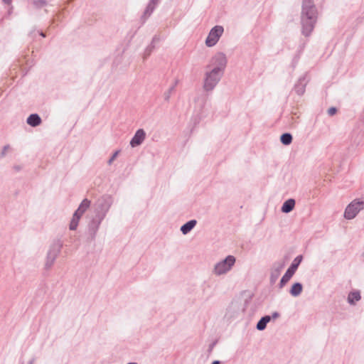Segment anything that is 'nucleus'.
I'll return each mask as SVG.
<instances>
[{
	"label": "nucleus",
	"mask_w": 364,
	"mask_h": 364,
	"mask_svg": "<svg viewBox=\"0 0 364 364\" xmlns=\"http://www.w3.org/2000/svg\"><path fill=\"white\" fill-rule=\"evenodd\" d=\"M318 18V11L314 0H303L301 14V33L309 37L313 32Z\"/></svg>",
	"instance_id": "f257e3e1"
},
{
	"label": "nucleus",
	"mask_w": 364,
	"mask_h": 364,
	"mask_svg": "<svg viewBox=\"0 0 364 364\" xmlns=\"http://www.w3.org/2000/svg\"><path fill=\"white\" fill-rule=\"evenodd\" d=\"M223 73H222L218 68H212L205 72L203 80V88L207 92H212L217 86Z\"/></svg>",
	"instance_id": "f03ea898"
},
{
	"label": "nucleus",
	"mask_w": 364,
	"mask_h": 364,
	"mask_svg": "<svg viewBox=\"0 0 364 364\" xmlns=\"http://www.w3.org/2000/svg\"><path fill=\"white\" fill-rule=\"evenodd\" d=\"M63 242L60 240H55L51 244L48 251L45 262V268L46 269H50L51 267L53 265L56 258L61 252Z\"/></svg>",
	"instance_id": "7ed1b4c3"
},
{
	"label": "nucleus",
	"mask_w": 364,
	"mask_h": 364,
	"mask_svg": "<svg viewBox=\"0 0 364 364\" xmlns=\"http://www.w3.org/2000/svg\"><path fill=\"white\" fill-rule=\"evenodd\" d=\"M236 259L232 255L227 256L224 259L217 262L213 268V272L216 276H220L228 273L235 265Z\"/></svg>",
	"instance_id": "20e7f679"
},
{
	"label": "nucleus",
	"mask_w": 364,
	"mask_h": 364,
	"mask_svg": "<svg viewBox=\"0 0 364 364\" xmlns=\"http://www.w3.org/2000/svg\"><path fill=\"white\" fill-rule=\"evenodd\" d=\"M91 202L87 198L82 200L78 208L75 211L70 221L69 228L70 230H75L78 226L79 220L86 210L90 208Z\"/></svg>",
	"instance_id": "39448f33"
},
{
	"label": "nucleus",
	"mask_w": 364,
	"mask_h": 364,
	"mask_svg": "<svg viewBox=\"0 0 364 364\" xmlns=\"http://www.w3.org/2000/svg\"><path fill=\"white\" fill-rule=\"evenodd\" d=\"M112 204V199L110 196H102L95 203V214L105 218Z\"/></svg>",
	"instance_id": "423d86ee"
},
{
	"label": "nucleus",
	"mask_w": 364,
	"mask_h": 364,
	"mask_svg": "<svg viewBox=\"0 0 364 364\" xmlns=\"http://www.w3.org/2000/svg\"><path fill=\"white\" fill-rule=\"evenodd\" d=\"M303 259L302 255H298L294 258L292 263L289 266V267L286 271L285 274L282 277L279 284V289H282L286 284L291 279V278L293 277V275L295 274L296 269H298V267L299 266L300 263L301 262Z\"/></svg>",
	"instance_id": "0eeeda50"
},
{
	"label": "nucleus",
	"mask_w": 364,
	"mask_h": 364,
	"mask_svg": "<svg viewBox=\"0 0 364 364\" xmlns=\"http://www.w3.org/2000/svg\"><path fill=\"white\" fill-rule=\"evenodd\" d=\"M364 209V200L355 199L349 203L345 209L344 218L352 220L356 217L358 213Z\"/></svg>",
	"instance_id": "6e6552de"
},
{
	"label": "nucleus",
	"mask_w": 364,
	"mask_h": 364,
	"mask_svg": "<svg viewBox=\"0 0 364 364\" xmlns=\"http://www.w3.org/2000/svg\"><path fill=\"white\" fill-rule=\"evenodd\" d=\"M224 28L222 26H215L210 31L208 37L205 40V45L208 47L214 46L219 41L220 36L223 35Z\"/></svg>",
	"instance_id": "1a4fd4ad"
},
{
	"label": "nucleus",
	"mask_w": 364,
	"mask_h": 364,
	"mask_svg": "<svg viewBox=\"0 0 364 364\" xmlns=\"http://www.w3.org/2000/svg\"><path fill=\"white\" fill-rule=\"evenodd\" d=\"M226 65L227 58L225 55L223 53H218L211 58L210 63L207 68H210V66H213V68H218L222 73H224Z\"/></svg>",
	"instance_id": "9d476101"
},
{
	"label": "nucleus",
	"mask_w": 364,
	"mask_h": 364,
	"mask_svg": "<svg viewBox=\"0 0 364 364\" xmlns=\"http://www.w3.org/2000/svg\"><path fill=\"white\" fill-rule=\"evenodd\" d=\"M105 218L95 214L87 225V232L92 240H95L100 226Z\"/></svg>",
	"instance_id": "9b49d317"
},
{
	"label": "nucleus",
	"mask_w": 364,
	"mask_h": 364,
	"mask_svg": "<svg viewBox=\"0 0 364 364\" xmlns=\"http://www.w3.org/2000/svg\"><path fill=\"white\" fill-rule=\"evenodd\" d=\"M309 80L307 77V73L304 74L301 76L294 86V92L299 96L304 94L306 87Z\"/></svg>",
	"instance_id": "f8f14e48"
},
{
	"label": "nucleus",
	"mask_w": 364,
	"mask_h": 364,
	"mask_svg": "<svg viewBox=\"0 0 364 364\" xmlns=\"http://www.w3.org/2000/svg\"><path fill=\"white\" fill-rule=\"evenodd\" d=\"M146 138V132L143 129L136 130L134 136L130 141V146L132 147H136L141 145Z\"/></svg>",
	"instance_id": "ddd939ff"
},
{
	"label": "nucleus",
	"mask_w": 364,
	"mask_h": 364,
	"mask_svg": "<svg viewBox=\"0 0 364 364\" xmlns=\"http://www.w3.org/2000/svg\"><path fill=\"white\" fill-rule=\"evenodd\" d=\"M284 263L274 264L270 275V282L274 283L278 279L282 269L284 268Z\"/></svg>",
	"instance_id": "4468645a"
},
{
	"label": "nucleus",
	"mask_w": 364,
	"mask_h": 364,
	"mask_svg": "<svg viewBox=\"0 0 364 364\" xmlns=\"http://www.w3.org/2000/svg\"><path fill=\"white\" fill-rule=\"evenodd\" d=\"M26 122L31 127H36L41 124L42 120L38 114H31L27 118Z\"/></svg>",
	"instance_id": "2eb2a0df"
},
{
	"label": "nucleus",
	"mask_w": 364,
	"mask_h": 364,
	"mask_svg": "<svg viewBox=\"0 0 364 364\" xmlns=\"http://www.w3.org/2000/svg\"><path fill=\"white\" fill-rule=\"evenodd\" d=\"M294 206L295 200L289 198L283 203L281 210L284 213H289L294 209Z\"/></svg>",
	"instance_id": "dca6fc26"
},
{
	"label": "nucleus",
	"mask_w": 364,
	"mask_h": 364,
	"mask_svg": "<svg viewBox=\"0 0 364 364\" xmlns=\"http://www.w3.org/2000/svg\"><path fill=\"white\" fill-rule=\"evenodd\" d=\"M303 290V285L300 282H295L292 284L289 294L294 297H296L301 294Z\"/></svg>",
	"instance_id": "f3484780"
},
{
	"label": "nucleus",
	"mask_w": 364,
	"mask_h": 364,
	"mask_svg": "<svg viewBox=\"0 0 364 364\" xmlns=\"http://www.w3.org/2000/svg\"><path fill=\"white\" fill-rule=\"evenodd\" d=\"M196 223V220H191L181 227V231L183 235H186L193 229Z\"/></svg>",
	"instance_id": "a211bd4d"
},
{
	"label": "nucleus",
	"mask_w": 364,
	"mask_h": 364,
	"mask_svg": "<svg viewBox=\"0 0 364 364\" xmlns=\"http://www.w3.org/2000/svg\"><path fill=\"white\" fill-rule=\"evenodd\" d=\"M360 299L361 296L359 291H351L348 296V302L351 305H354L355 301H360Z\"/></svg>",
	"instance_id": "6ab92c4d"
},
{
	"label": "nucleus",
	"mask_w": 364,
	"mask_h": 364,
	"mask_svg": "<svg viewBox=\"0 0 364 364\" xmlns=\"http://www.w3.org/2000/svg\"><path fill=\"white\" fill-rule=\"evenodd\" d=\"M270 316H264L262 317L257 322L256 328L259 331H263L266 328L267 324L270 321Z\"/></svg>",
	"instance_id": "aec40b11"
},
{
	"label": "nucleus",
	"mask_w": 364,
	"mask_h": 364,
	"mask_svg": "<svg viewBox=\"0 0 364 364\" xmlns=\"http://www.w3.org/2000/svg\"><path fill=\"white\" fill-rule=\"evenodd\" d=\"M156 6V4L150 0L146 7L142 18H147L149 16H150L151 14L154 12Z\"/></svg>",
	"instance_id": "412c9836"
},
{
	"label": "nucleus",
	"mask_w": 364,
	"mask_h": 364,
	"mask_svg": "<svg viewBox=\"0 0 364 364\" xmlns=\"http://www.w3.org/2000/svg\"><path fill=\"white\" fill-rule=\"evenodd\" d=\"M178 80H177V79L175 80L173 84L169 87V89L166 92H164V98L165 101L169 102L171 93L173 92H174L175 88H176V85H178Z\"/></svg>",
	"instance_id": "4be33fe9"
},
{
	"label": "nucleus",
	"mask_w": 364,
	"mask_h": 364,
	"mask_svg": "<svg viewBox=\"0 0 364 364\" xmlns=\"http://www.w3.org/2000/svg\"><path fill=\"white\" fill-rule=\"evenodd\" d=\"M292 135L290 133H284L280 136V141L284 145H289L292 142Z\"/></svg>",
	"instance_id": "5701e85b"
},
{
	"label": "nucleus",
	"mask_w": 364,
	"mask_h": 364,
	"mask_svg": "<svg viewBox=\"0 0 364 364\" xmlns=\"http://www.w3.org/2000/svg\"><path fill=\"white\" fill-rule=\"evenodd\" d=\"M31 2L36 9H41L48 4L46 0H33Z\"/></svg>",
	"instance_id": "b1692460"
},
{
	"label": "nucleus",
	"mask_w": 364,
	"mask_h": 364,
	"mask_svg": "<svg viewBox=\"0 0 364 364\" xmlns=\"http://www.w3.org/2000/svg\"><path fill=\"white\" fill-rule=\"evenodd\" d=\"M10 148H11V147H10V145H9V144L5 145V146L3 147L2 151H1V154H0V157H1V158L4 157V156H6V151H7L9 149H10Z\"/></svg>",
	"instance_id": "393cba45"
},
{
	"label": "nucleus",
	"mask_w": 364,
	"mask_h": 364,
	"mask_svg": "<svg viewBox=\"0 0 364 364\" xmlns=\"http://www.w3.org/2000/svg\"><path fill=\"white\" fill-rule=\"evenodd\" d=\"M120 151L119 150H117L113 154L112 156H111V158L108 160L107 163L109 165H111L113 162V161L117 158V156H118V154H119Z\"/></svg>",
	"instance_id": "a878e982"
},
{
	"label": "nucleus",
	"mask_w": 364,
	"mask_h": 364,
	"mask_svg": "<svg viewBox=\"0 0 364 364\" xmlns=\"http://www.w3.org/2000/svg\"><path fill=\"white\" fill-rule=\"evenodd\" d=\"M337 112V108L335 107H331L328 109V114L329 116H333Z\"/></svg>",
	"instance_id": "bb28decb"
},
{
	"label": "nucleus",
	"mask_w": 364,
	"mask_h": 364,
	"mask_svg": "<svg viewBox=\"0 0 364 364\" xmlns=\"http://www.w3.org/2000/svg\"><path fill=\"white\" fill-rule=\"evenodd\" d=\"M299 60V55H296L294 59H293V61H292V65L293 67L294 68L296 66V65L297 64L298 61Z\"/></svg>",
	"instance_id": "cd10ccee"
},
{
	"label": "nucleus",
	"mask_w": 364,
	"mask_h": 364,
	"mask_svg": "<svg viewBox=\"0 0 364 364\" xmlns=\"http://www.w3.org/2000/svg\"><path fill=\"white\" fill-rule=\"evenodd\" d=\"M279 316V314L278 312H274L272 314V318H278Z\"/></svg>",
	"instance_id": "c85d7f7f"
},
{
	"label": "nucleus",
	"mask_w": 364,
	"mask_h": 364,
	"mask_svg": "<svg viewBox=\"0 0 364 364\" xmlns=\"http://www.w3.org/2000/svg\"><path fill=\"white\" fill-rule=\"evenodd\" d=\"M12 0H2V1L6 4H10Z\"/></svg>",
	"instance_id": "c756f323"
},
{
	"label": "nucleus",
	"mask_w": 364,
	"mask_h": 364,
	"mask_svg": "<svg viewBox=\"0 0 364 364\" xmlns=\"http://www.w3.org/2000/svg\"><path fill=\"white\" fill-rule=\"evenodd\" d=\"M34 361H35V358H32V359H31V360L28 361V364H33V363H34Z\"/></svg>",
	"instance_id": "7c9ffc66"
},
{
	"label": "nucleus",
	"mask_w": 364,
	"mask_h": 364,
	"mask_svg": "<svg viewBox=\"0 0 364 364\" xmlns=\"http://www.w3.org/2000/svg\"><path fill=\"white\" fill-rule=\"evenodd\" d=\"M211 364H220L219 360H214Z\"/></svg>",
	"instance_id": "2f4dec72"
},
{
	"label": "nucleus",
	"mask_w": 364,
	"mask_h": 364,
	"mask_svg": "<svg viewBox=\"0 0 364 364\" xmlns=\"http://www.w3.org/2000/svg\"><path fill=\"white\" fill-rule=\"evenodd\" d=\"M151 1L154 2L155 4H158L161 0H151Z\"/></svg>",
	"instance_id": "473e14b6"
},
{
	"label": "nucleus",
	"mask_w": 364,
	"mask_h": 364,
	"mask_svg": "<svg viewBox=\"0 0 364 364\" xmlns=\"http://www.w3.org/2000/svg\"><path fill=\"white\" fill-rule=\"evenodd\" d=\"M40 35L42 36V37H45L46 35L44 34V33H43L42 31L40 33Z\"/></svg>",
	"instance_id": "72a5a7b5"
},
{
	"label": "nucleus",
	"mask_w": 364,
	"mask_h": 364,
	"mask_svg": "<svg viewBox=\"0 0 364 364\" xmlns=\"http://www.w3.org/2000/svg\"><path fill=\"white\" fill-rule=\"evenodd\" d=\"M149 49V53L151 51V48H149V47L147 48V50Z\"/></svg>",
	"instance_id": "f704fd0d"
}]
</instances>
